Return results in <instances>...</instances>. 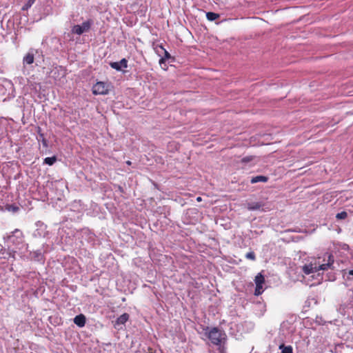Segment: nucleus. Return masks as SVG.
<instances>
[{
    "mask_svg": "<svg viewBox=\"0 0 353 353\" xmlns=\"http://www.w3.org/2000/svg\"><path fill=\"white\" fill-rule=\"evenodd\" d=\"M334 263V257L332 254L327 255V263H322L320 261V259H314L312 261L309 263L305 264L302 267V270L305 274H310L311 273L317 272L319 270H326L328 268H331Z\"/></svg>",
    "mask_w": 353,
    "mask_h": 353,
    "instance_id": "f257e3e1",
    "label": "nucleus"
},
{
    "mask_svg": "<svg viewBox=\"0 0 353 353\" xmlns=\"http://www.w3.org/2000/svg\"><path fill=\"white\" fill-rule=\"evenodd\" d=\"M224 336L225 334L216 327L211 329L208 334V337L212 343L216 345L221 344L222 340L224 339Z\"/></svg>",
    "mask_w": 353,
    "mask_h": 353,
    "instance_id": "f03ea898",
    "label": "nucleus"
},
{
    "mask_svg": "<svg viewBox=\"0 0 353 353\" xmlns=\"http://www.w3.org/2000/svg\"><path fill=\"white\" fill-rule=\"evenodd\" d=\"M93 21L91 19L84 21L81 25H75L72 28V32L81 35L84 32H88L91 28Z\"/></svg>",
    "mask_w": 353,
    "mask_h": 353,
    "instance_id": "7ed1b4c3",
    "label": "nucleus"
},
{
    "mask_svg": "<svg viewBox=\"0 0 353 353\" xmlns=\"http://www.w3.org/2000/svg\"><path fill=\"white\" fill-rule=\"evenodd\" d=\"M94 94H106L108 92V86L104 82H97L92 88Z\"/></svg>",
    "mask_w": 353,
    "mask_h": 353,
    "instance_id": "20e7f679",
    "label": "nucleus"
},
{
    "mask_svg": "<svg viewBox=\"0 0 353 353\" xmlns=\"http://www.w3.org/2000/svg\"><path fill=\"white\" fill-rule=\"evenodd\" d=\"M254 281L256 283L254 294L259 296L263 292V284L265 282L264 276L261 273H259L256 276Z\"/></svg>",
    "mask_w": 353,
    "mask_h": 353,
    "instance_id": "39448f33",
    "label": "nucleus"
},
{
    "mask_svg": "<svg viewBox=\"0 0 353 353\" xmlns=\"http://www.w3.org/2000/svg\"><path fill=\"white\" fill-rule=\"evenodd\" d=\"M110 65L112 68L116 70L120 71L122 68H126L128 67V61L123 58L118 62H111Z\"/></svg>",
    "mask_w": 353,
    "mask_h": 353,
    "instance_id": "423d86ee",
    "label": "nucleus"
},
{
    "mask_svg": "<svg viewBox=\"0 0 353 353\" xmlns=\"http://www.w3.org/2000/svg\"><path fill=\"white\" fill-rule=\"evenodd\" d=\"M264 205L261 202H253L248 203L247 204V208L249 210H262L265 211V209L263 208Z\"/></svg>",
    "mask_w": 353,
    "mask_h": 353,
    "instance_id": "0eeeda50",
    "label": "nucleus"
},
{
    "mask_svg": "<svg viewBox=\"0 0 353 353\" xmlns=\"http://www.w3.org/2000/svg\"><path fill=\"white\" fill-rule=\"evenodd\" d=\"M128 314L124 313L121 314L119 317L117 318V321H115L114 327L117 328L119 325L125 324L128 320Z\"/></svg>",
    "mask_w": 353,
    "mask_h": 353,
    "instance_id": "6e6552de",
    "label": "nucleus"
},
{
    "mask_svg": "<svg viewBox=\"0 0 353 353\" xmlns=\"http://www.w3.org/2000/svg\"><path fill=\"white\" fill-rule=\"evenodd\" d=\"M74 323L80 327H82L85 324V317L83 314H79L74 317Z\"/></svg>",
    "mask_w": 353,
    "mask_h": 353,
    "instance_id": "1a4fd4ad",
    "label": "nucleus"
},
{
    "mask_svg": "<svg viewBox=\"0 0 353 353\" xmlns=\"http://www.w3.org/2000/svg\"><path fill=\"white\" fill-rule=\"evenodd\" d=\"M23 63L26 64H32L34 62V54L31 52H28L23 57Z\"/></svg>",
    "mask_w": 353,
    "mask_h": 353,
    "instance_id": "9d476101",
    "label": "nucleus"
},
{
    "mask_svg": "<svg viewBox=\"0 0 353 353\" xmlns=\"http://www.w3.org/2000/svg\"><path fill=\"white\" fill-rule=\"evenodd\" d=\"M268 181V177L265 176H256L252 177L250 182L252 183H256L258 182H266Z\"/></svg>",
    "mask_w": 353,
    "mask_h": 353,
    "instance_id": "9b49d317",
    "label": "nucleus"
},
{
    "mask_svg": "<svg viewBox=\"0 0 353 353\" xmlns=\"http://www.w3.org/2000/svg\"><path fill=\"white\" fill-rule=\"evenodd\" d=\"M208 20L213 21L220 17V15L215 12H208L206 13Z\"/></svg>",
    "mask_w": 353,
    "mask_h": 353,
    "instance_id": "f8f14e48",
    "label": "nucleus"
},
{
    "mask_svg": "<svg viewBox=\"0 0 353 353\" xmlns=\"http://www.w3.org/2000/svg\"><path fill=\"white\" fill-rule=\"evenodd\" d=\"M279 350H281V353H292L293 350L292 346H285L283 344L279 346Z\"/></svg>",
    "mask_w": 353,
    "mask_h": 353,
    "instance_id": "ddd939ff",
    "label": "nucleus"
},
{
    "mask_svg": "<svg viewBox=\"0 0 353 353\" xmlns=\"http://www.w3.org/2000/svg\"><path fill=\"white\" fill-rule=\"evenodd\" d=\"M57 161L56 157H46L44 159V163L49 165H52Z\"/></svg>",
    "mask_w": 353,
    "mask_h": 353,
    "instance_id": "4468645a",
    "label": "nucleus"
},
{
    "mask_svg": "<svg viewBox=\"0 0 353 353\" xmlns=\"http://www.w3.org/2000/svg\"><path fill=\"white\" fill-rule=\"evenodd\" d=\"M255 158L254 156H247V157H243L242 159H241V162L242 163H249L250 161H252V160H254Z\"/></svg>",
    "mask_w": 353,
    "mask_h": 353,
    "instance_id": "2eb2a0df",
    "label": "nucleus"
},
{
    "mask_svg": "<svg viewBox=\"0 0 353 353\" xmlns=\"http://www.w3.org/2000/svg\"><path fill=\"white\" fill-rule=\"evenodd\" d=\"M347 216V213L345 211H343L340 213H338L336 216L338 219H344Z\"/></svg>",
    "mask_w": 353,
    "mask_h": 353,
    "instance_id": "dca6fc26",
    "label": "nucleus"
},
{
    "mask_svg": "<svg viewBox=\"0 0 353 353\" xmlns=\"http://www.w3.org/2000/svg\"><path fill=\"white\" fill-rule=\"evenodd\" d=\"M245 257L248 259H250L252 261L255 260V259H256L255 254L253 252H250L247 253L245 255Z\"/></svg>",
    "mask_w": 353,
    "mask_h": 353,
    "instance_id": "f3484780",
    "label": "nucleus"
},
{
    "mask_svg": "<svg viewBox=\"0 0 353 353\" xmlns=\"http://www.w3.org/2000/svg\"><path fill=\"white\" fill-rule=\"evenodd\" d=\"M170 57V54L167 51L165 50V57L160 59L159 63L161 65L163 63H164V61L166 59H168Z\"/></svg>",
    "mask_w": 353,
    "mask_h": 353,
    "instance_id": "a211bd4d",
    "label": "nucleus"
},
{
    "mask_svg": "<svg viewBox=\"0 0 353 353\" xmlns=\"http://www.w3.org/2000/svg\"><path fill=\"white\" fill-rule=\"evenodd\" d=\"M35 0H28L26 3V6L23 8L24 9H28V8L31 7V6L34 3Z\"/></svg>",
    "mask_w": 353,
    "mask_h": 353,
    "instance_id": "6ab92c4d",
    "label": "nucleus"
},
{
    "mask_svg": "<svg viewBox=\"0 0 353 353\" xmlns=\"http://www.w3.org/2000/svg\"><path fill=\"white\" fill-rule=\"evenodd\" d=\"M12 210L13 212H17L18 210H19V208L18 207H15V206H12Z\"/></svg>",
    "mask_w": 353,
    "mask_h": 353,
    "instance_id": "aec40b11",
    "label": "nucleus"
},
{
    "mask_svg": "<svg viewBox=\"0 0 353 353\" xmlns=\"http://www.w3.org/2000/svg\"><path fill=\"white\" fill-rule=\"evenodd\" d=\"M42 143L44 146H47V141L44 138L42 139Z\"/></svg>",
    "mask_w": 353,
    "mask_h": 353,
    "instance_id": "412c9836",
    "label": "nucleus"
},
{
    "mask_svg": "<svg viewBox=\"0 0 353 353\" xmlns=\"http://www.w3.org/2000/svg\"><path fill=\"white\" fill-rule=\"evenodd\" d=\"M196 201H201V198L200 196L197 197L196 198Z\"/></svg>",
    "mask_w": 353,
    "mask_h": 353,
    "instance_id": "4be33fe9",
    "label": "nucleus"
},
{
    "mask_svg": "<svg viewBox=\"0 0 353 353\" xmlns=\"http://www.w3.org/2000/svg\"><path fill=\"white\" fill-rule=\"evenodd\" d=\"M349 274H350V275H352V276H353V270H350V271L349 272Z\"/></svg>",
    "mask_w": 353,
    "mask_h": 353,
    "instance_id": "5701e85b",
    "label": "nucleus"
},
{
    "mask_svg": "<svg viewBox=\"0 0 353 353\" xmlns=\"http://www.w3.org/2000/svg\"><path fill=\"white\" fill-rule=\"evenodd\" d=\"M14 232H15V233H17V232H19V231L18 230H16L14 231Z\"/></svg>",
    "mask_w": 353,
    "mask_h": 353,
    "instance_id": "b1692460",
    "label": "nucleus"
},
{
    "mask_svg": "<svg viewBox=\"0 0 353 353\" xmlns=\"http://www.w3.org/2000/svg\"><path fill=\"white\" fill-rule=\"evenodd\" d=\"M127 163H128V165H130V164H131L130 161H127Z\"/></svg>",
    "mask_w": 353,
    "mask_h": 353,
    "instance_id": "393cba45",
    "label": "nucleus"
}]
</instances>
